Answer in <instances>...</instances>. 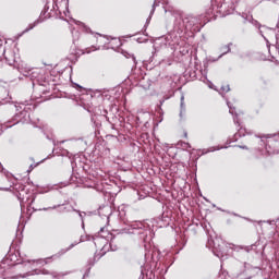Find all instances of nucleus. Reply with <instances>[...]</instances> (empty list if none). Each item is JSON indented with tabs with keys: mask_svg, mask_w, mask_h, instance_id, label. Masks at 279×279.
<instances>
[{
	"mask_svg": "<svg viewBox=\"0 0 279 279\" xmlns=\"http://www.w3.org/2000/svg\"><path fill=\"white\" fill-rule=\"evenodd\" d=\"M131 225V228L135 231H133V234H138L140 239H147V234H149V227L145 226L142 221L136 222V220H129Z\"/></svg>",
	"mask_w": 279,
	"mask_h": 279,
	"instance_id": "obj_1",
	"label": "nucleus"
},
{
	"mask_svg": "<svg viewBox=\"0 0 279 279\" xmlns=\"http://www.w3.org/2000/svg\"><path fill=\"white\" fill-rule=\"evenodd\" d=\"M260 145H265V151L269 155L279 153V135L268 138L266 142L259 141Z\"/></svg>",
	"mask_w": 279,
	"mask_h": 279,
	"instance_id": "obj_2",
	"label": "nucleus"
},
{
	"mask_svg": "<svg viewBox=\"0 0 279 279\" xmlns=\"http://www.w3.org/2000/svg\"><path fill=\"white\" fill-rule=\"evenodd\" d=\"M189 31V24L186 23V17L179 16L174 21V32L182 34L183 32Z\"/></svg>",
	"mask_w": 279,
	"mask_h": 279,
	"instance_id": "obj_3",
	"label": "nucleus"
},
{
	"mask_svg": "<svg viewBox=\"0 0 279 279\" xmlns=\"http://www.w3.org/2000/svg\"><path fill=\"white\" fill-rule=\"evenodd\" d=\"M3 60H5L7 64H9V66H14V64H16V61L19 60V58L16 57V52L14 50L7 49L4 52Z\"/></svg>",
	"mask_w": 279,
	"mask_h": 279,
	"instance_id": "obj_4",
	"label": "nucleus"
},
{
	"mask_svg": "<svg viewBox=\"0 0 279 279\" xmlns=\"http://www.w3.org/2000/svg\"><path fill=\"white\" fill-rule=\"evenodd\" d=\"M201 19L195 16V15H186L185 16V22L187 23V29H193L195 25H199Z\"/></svg>",
	"mask_w": 279,
	"mask_h": 279,
	"instance_id": "obj_5",
	"label": "nucleus"
},
{
	"mask_svg": "<svg viewBox=\"0 0 279 279\" xmlns=\"http://www.w3.org/2000/svg\"><path fill=\"white\" fill-rule=\"evenodd\" d=\"M213 248H214V254L220 258V256H223V248L221 245H219V239L213 240Z\"/></svg>",
	"mask_w": 279,
	"mask_h": 279,
	"instance_id": "obj_6",
	"label": "nucleus"
},
{
	"mask_svg": "<svg viewBox=\"0 0 279 279\" xmlns=\"http://www.w3.org/2000/svg\"><path fill=\"white\" fill-rule=\"evenodd\" d=\"M26 77H31V80H38L40 77V69H29L26 71Z\"/></svg>",
	"mask_w": 279,
	"mask_h": 279,
	"instance_id": "obj_7",
	"label": "nucleus"
},
{
	"mask_svg": "<svg viewBox=\"0 0 279 279\" xmlns=\"http://www.w3.org/2000/svg\"><path fill=\"white\" fill-rule=\"evenodd\" d=\"M98 215L100 217H105L108 220L110 219V215H112V208H110V206H105L102 208H99Z\"/></svg>",
	"mask_w": 279,
	"mask_h": 279,
	"instance_id": "obj_8",
	"label": "nucleus"
},
{
	"mask_svg": "<svg viewBox=\"0 0 279 279\" xmlns=\"http://www.w3.org/2000/svg\"><path fill=\"white\" fill-rule=\"evenodd\" d=\"M228 108H229V112L230 114H233V122L235 123V125H238V128H241V122L239 121V114L236 113V111H234V108H232V105H230V102H227Z\"/></svg>",
	"mask_w": 279,
	"mask_h": 279,
	"instance_id": "obj_9",
	"label": "nucleus"
},
{
	"mask_svg": "<svg viewBox=\"0 0 279 279\" xmlns=\"http://www.w3.org/2000/svg\"><path fill=\"white\" fill-rule=\"evenodd\" d=\"M180 119H184V114H186V106H184V96H181V104H180Z\"/></svg>",
	"mask_w": 279,
	"mask_h": 279,
	"instance_id": "obj_10",
	"label": "nucleus"
},
{
	"mask_svg": "<svg viewBox=\"0 0 279 279\" xmlns=\"http://www.w3.org/2000/svg\"><path fill=\"white\" fill-rule=\"evenodd\" d=\"M245 134H252V132H247V129L245 128H240L238 132L234 134V138H241V136H245Z\"/></svg>",
	"mask_w": 279,
	"mask_h": 279,
	"instance_id": "obj_11",
	"label": "nucleus"
},
{
	"mask_svg": "<svg viewBox=\"0 0 279 279\" xmlns=\"http://www.w3.org/2000/svg\"><path fill=\"white\" fill-rule=\"evenodd\" d=\"M230 47H232V43L222 47L223 52L218 57V60H219V58H223V56H226V53H230V51H232Z\"/></svg>",
	"mask_w": 279,
	"mask_h": 279,
	"instance_id": "obj_12",
	"label": "nucleus"
},
{
	"mask_svg": "<svg viewBox=\"0 0 279 279\" xmlns=\"http://www.w3.org/2000/svg\"><path fill=\"white\" fill-rule=\"evenodd\" d=\"M75 245H77V242H75V243H72L68 248H63V250H61L58 254V256H62L63 254H66V252H69L70 250H73V247H75Z\"/></svg>",
	"mask_w": 279,
	"mask_h": 279,
	"instance_id": "obj_13",
	"label": "nucleus"
},
{
	"mask_svg": "<svg viewBox=\"0 0 279 279\" xmlns=\"http://www.w3.org/2000/svg\"><path fill=\"white\" fill-rule=\"evenodd\" d=\"M5 46L3 44H0V61L3 60V57L5 56Z\"/></svg>",
	"mask_w": 279,
	"mask_h": 279,
	"instance_id": "obj_14",
	"label": "nucleus"
},
{
	"mask_svg": "<svg viewBox=\"0 0 279 279\" xmlns=\"http://www.w3.org/2000/svg\"><path fill=\"white\" fill-rule=\"evenodd\" d=\"M248 22L252 23V25H254L255 27H258V29H260V23H258V21L252 19V16L248 19Z\"/></svg>",
	"mask_w": 279,
	"mask_h": 279,
	"instance_id": "obj_15",
	"label": "nucleus"
},
{
	"mask_svg": "<svg viewBox=\"0 0 279 279\" xmlns=\"http://www.w3.org/2000/svg\"><path fill=\"white\" fill-rule=\"evenodd\" d=\"M154 12H156V3L153 4V9L150 11L149 17L147 19V23H149V19H151V16L154 15Z\"/></svg>",
	"mask_w": 279,
	"mask_h": 279,
	"instance_id": "obj_16",
	"label": "nucleus"
},
{
	"mask_svg": "<svg viewBox=\"0 0 279 279\" xmlns=\"http://www.w3.org/2000/svg\"><path fill=\"white\" fill-rule=\"evenodd\" d=\"M10 101H12V98L10 96L1 99V104H10Z\"/></svg>",
	"mask_w": 279,
	"mask_h": 279,
	"instance_id": "obj_17",
	"label": "nucleus"
},
{
	"mask_svg": "<svg viewBox=\"0 0 279 279\" xmlns=\"http://www.w3.org/2000/svg\"><path fill=\"white\" fill-rule=\"evenodd\" d=\"M52 278H62L64 276L62 272H51Z\"/></svg>",
	"mask_w": 279,
	"mask_h": 279,
	"instance_id": "obj_18",
	"label": "nucleus"
},
{
	"mask_svg": "<svg viewBox=\"0 0 279 279\" xmlns=\"http://www.w3.org/2000/svg\"><path fill=\"white\" fill-rule=\"evenodd\" d=\"M222 93H230V85H226L221 87Z\"/></svg>",
	"mask_w": 279,
	"mask_h": 279,
	"instance_id": "obj_19",
	"label": "nucleus"
},
{
	"mask_svg": "<svg viewBox=\"0 0 279 279\" xmlns=\"http://www.w3.org/2000/svg\"><path fill=\"white\" fill-rule=\"evenodd\" d=\"M60 206H62V205H54V206H52V207H48V208H44V210H56V208H60Z\"/></svg>",
	"mask_w": 279,
	"mask_h": 279,
	"instance_id": "obj_20",
	"label": "nucleus"
},
{
	"mask_svg": "<svg viewBox=\"0 0 279 279\" xmlns=\"http://www.w3.org/2000/svg\"><path fill=\"white\" fill-rule=\"evenodd\" d=\"M213 10H214L213 8H209V9L206 11L207 16H211Z\"/></svg>",
	"mask_w": 279,
	"mask_h": 279,
	"instance_id": "obj_21",
	"label": "nucleus"
},
{
	"mask_svg": "<svg viewBox=\"0 0 279 279\" xmlns=\"http://www.w3.org/2000/svg\"><path fill=\"white\" fill-rule=\"evenodd\" d=\"M143 279V278H145V269L142 267V269H141V276H140V279Z\"/></svg>",
	"mask_w": 279,
	"mask_h": 279,
	"instance_id": "obj_22",
	"label": "nucleus"
},
{
	"mask_svg": "<svg viewBox=\"0 0 279 279\" xmlns=\"http://www.w3.org/2000/svg\"><path fill=\"white\" fill-rule=\"evenodd\" d=\"M260 36H263V38L266 40L267 45H269V40L267 38H265V35H263V31H259Z\"/></svg>",
	"mask_w": 279,
	"mask_h": 279,
	"instance_id": "obj_23",
	"label": "nucleus"
},
{
	"mask_svg": "<svg viewBox=\"0 0 279 279\" xmlns=\"http://www.w3.org/2000/svg\"><path fill=\"white\" fill-rule=\"evenodd\" d=\"M276 40H277V49H279V44H278V40H279V31H278V33L276 34Z\"/></svg>",
	"mask_w": 279,
	"mask_h": 279,
	"instance_id": "obj_24",
	"label": "nucleus"
},
{
	"mask_svg": "<svg viewBox=\"0 0 279 279\" xmlns=\"http://www.w3.org/2000/svg\"><path fill=\"white\" fill-rule=\"evenodd\" d=\"M238 147H239L240 149H250V148H247L246 145H238Z\"/></svg>",
	"mask_w": 279,
	"mask_h": 279,
	"instance_id": "obj_25",
	"label": "nucleus"
},
{
	"mask_svg": "<svg viewBox=\"0 0 279 279\" xmlns=\"http://www.w3.org/2000/svg\"><path fill=\"white\" fill-rule=\"evenodd\" d=\"M245 252H252V246H244Z\"/></svg>",
	"mask_w": 279,
	"mask_h": 279,
	"instance_id": "obj_26",
	"label": "nucleus"
},
{
	"mask_svg": "<svg viewBox=\"0 0 279 279\" xmlns=\"http://www.w3.org/2000/svg\"><path fill=\"white\" fill-rule=\"evenodd\" d=\"M51 258H53V256L44 259V263L47 265V263H48L47 260H51Z\"/></svg>",
	"mask_w": 279,
	"mask_h": 279,
	"instance_id": "obj_27",
	"label": "nucleus"
},
{
	"mask_svg": "<svg viewBox=\"0 0 279 279\" xmlns=\"http://www.w3.org/2000/svg\"><path fill=\"white\" fill-rule=\"evenodd\" d=\"M78 215H80L81 219L83 220L84 219V215H86V213H80Z\"/></svg>",
	"mask_w": 279,
	"mask_h": 279,
	"instance_id": "obj_28",
	"label": "nucleus"
},
{
	"mask_svg": "<svg viewBox=\"0 0 279 279\" xmlns=\"http://www.w3.org/2000/svg\"><path fill=\"white\" fill-rule=\"evenodd\" d=\"M132 60H133L134 64H136V57L133 56Z\"/></svg>",
	"mask_w": 279,
	"mask_h": 279,
	"instance_id": "obj_29",
	"label": "nucleus"
},
{
	"mask_svg": "<svg viewBox=\"0 0 279 279\" xmlns=\"http://www.w3.org/2000/svg\"><path fill=\"white\" fill-rule=\"evenodd\" d=\"M43 274H49V271L48 270H43Z\"/></svg>",
	"mask_w": 279,
	"mask_h": 279,
	"instance_id": "obj_30",
	"label": "nucleus"
},
{
	"mask_svg": "<svg viewBox=\"0 0 279 279\" xmlns=\"http://www.w3.org/2000/svg\"><path fill=\"white\" fill-rule=\"evenodd\" d=\"M257 151H263V149H260V148H257Z\"/></svg>",
	"mask_w": 279,
	"mask_h": 279,
	"instance_id": "obj_31",
	"label": "nucleus"
},
{
	"mask_svg": "<svg viewBox=\"0 0 279 279\" xmlns=\"http://www.w3.org/2000/svg\"><path fill=\"white\" fill-rule=\"evenodd\" d=\"M16 123H19V121L14 122L13 125H16Z\"/></svg>",
	"mask_w": 279,
	"mask_h": 279,
	"instance_id": "obj_32",
	"label": "nucleus"
},
{
	"mask_svg": "<svg viewBox=\"0 0 279 279\" xmlns=\"http://www.w3.org/2000/svg\"><path fill=\"white\" fill-rule=\"evenodd\" d=\"M100 232H104V228H100Z\"/></svg>",
	"mask_w": 279,
	"mask_h": 279,
	"instance_id": "obj_33",
	"label": "nucleus"
},
{
	"mask_svg": "<svg viewBox=\"0 0 279 279\" xmlns=\"http://www.w3.org/2000/svg\"><path fill=\"white\" fill-rule=\"evenodd\" d=\"M29 29H34V26H31Z\"/></svg>",
	"mask_w": 279,
	"mask_h": 279,
	"instance_id": "obj_34",
	"label": "nucleus"
},
{
	"mask_svg": "<svg viewBox=\"0 0 279 279\" xmlns=\"http://www.w3.org/2000/svg\"><path fill=\"white\" fill-rule=\"evenodd\" d=\"M12 125H14V124H9V128H12Z\"/></svg>",
	"mask_w": 279,
	"mask_h": 279,
	"instance_id": "obj_35",
	"label": "nucleus"
},
{
	"mask_svg": "<svg viewBox=\"0 0 279 279\" xmlns=\"http://www.w3.org/2000/svg\"><path fill=\"white\" fill-rule=\"evenodd\" d=\"M31 204H34V198H33V201L31 202Z\"/></svg>",
	"mask_w": 279,
	"mask_h": 279,
	"instance_id": "obj_36",
	"label": "nucleus"
},
{
	"mask_svg": "<svg viewBox=\"0 0 279 279\" xmlns=\"http://www.w3.org/2000/svg\"><path fill=\"white\" fill-rule=\"evenodd\" d=\"M114 243V240H111V244Z\"/></svg>",
	"mask_w": 279,
	"mask_h": 279,
	"instance_id": "obj_37",
	"label": "nucleus"
}]
</instances>
